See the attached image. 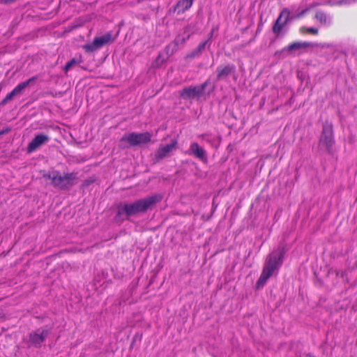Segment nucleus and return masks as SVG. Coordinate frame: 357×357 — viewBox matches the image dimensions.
<instances>
[{"label":"nucleus","mask_w":357,"mask_h":357,"mask_svg":"<svg viewBox=\"0 0 357 357\" xmlns=\"http://www.w3.org/2000/svg\"><path fill=\"white\" fill-rule=\"evenodd\" d=\"M151 135L149 132H130L123 135L120 141L127 142L129 146H135L145 144L151 142Z\"/></svg>","instance_id":"5"},{"label":"nucleus","mask_w":357,"mask_h":357,"mask_svg":"<svg viewBox=\"0 0 357 357\" xmlns=\"http://www.w3.org/2000/svg\"><path fill=\"white\" fill-rule=\"evenodd\" d=\"M178 147V141L176 139L171 140L169 144H160L155 152L154 160L158 162L165 158L169 157L172 152Z\"/></svg>","instance_id":"8"},{"label":"nucleus","mask_w":357,"mask_h":357,"mask_svg":"<svg viewBox=\"0 0 357 357\" xmlns=\"http://www.w3.org/2000/svg\"><path fill=\"white\" fill-rule=\"evenodd\" d=\"M36 77H32L29 79L20 83L17 85L13 91L8 93L6 96L0 102V106L6 105L9 101H10L15 96L20 95L22 91L28 86L31 82L35 81Z\"/></svg>","instance_id":"12"},{"label":"nucleus","mask_w":357,"mask_h":357,"mask_svg":"<svg viewBox=\"0 0 357 357\" xmlns=\"http://www.w3.org/2000/svg\"><path fill=\"white\" fill-rule=\"evenodd\" d=\"M210 84V79H207L200 85L185 87L180 91L179 96L183 100L199 99L203 95L206 86Z\"/></svg>","instance_id":"6"},{"label":"nucleus","mask_w":357,"mask_h":357,"mask_svg":"<svg viewBox=\"0 0 357 357\" xmlns=\"http://www.w3.org/2000/svg\"><path fill=\"white\" fill-rule=\"evenodd\" d=\"M193 1L194 0H181L177 3L176 6L182 8V12H184L192 6Z\"/></svg>","instance_id":"18"},{"label":"nucleus","mask_w":357,"mask_h":357,"mask_svg":"<svg viewBox=\"0 0 357 357\" xmlns=\"http://www.w3.org/2000/svg\"><path fill=\"white\" fill-rule=\"evenodd\" d=\"M50 331L47 329L38 328L29 335V347L39 348L48 336Z\"/></svg>","instance_id":"11"},{"label":"nucleus","mask_w":357,"mask_h":357,"mask_svg":"<svg viewBox=\"0 0 357 357\" xmlns=\"http://www.w3.org/2000/svg\"><path fill=\"white\" fill-rule=\"evenodd\" d=\"M335 139L333 124L328 121L323 123L321 133L319 139V146L324 149L329 154L333 152Z\"/></svg>","instance_id":"4"},{"label":"nucleus","mask_w":357,"mask_h":357,"mask_svg":"<svg viewBox=\"0 0 357 357\" xmlns=\"http://www.w3.org/2000/svg\"><path fill=\"white\" fill-rule=\"evenodd\" d=\"M169 58L166 56L164 53L160 52L158 54V56L155 59V61L153 62L152 66L153 68H159L160 67L163 63H165Z\"/></svg>","instance_id":"17"},{"label":"nucleus","mask_w":357,"mask_h":357,"mask_svg":"<svg viewBox=\"0 0 357 357\" xmlns=\"http://www.w3.org/2000/svg\"><path fill=\"white\" fill-rule=\"evenodd\" d=\"M49 137L46 135L40 134L36 135L28 144L27 152L30 153L35 151L40 146L47 143L49 141Z\"/></svg>","instance_id":"15"},{"label":"nucleus","mask_w":357,"mask_h":357,"mask_svg":"<svg viewBox=\"0 0 357 357\" xmlns=\"http://www.w3.org/2000/svg\"><path fill=\"white\" fill-rule=\"evenodd\" d=\"M162 196L158 194L137 199L132 202H121L116 206V213L114 217L116 222H123L130 217L137 216L152 210L155 204L160 202Z\"/></svg>","instance_id":"1"},{"label":"nucleus","mask_w":357,"mask_h":357,"mask_svg":"<svg viewBox=\"0 0 357 357\" xmlns=\"http://www.w3.org/2000/svg\"><path fill=\"white\" fill-rule=\"evenodd\" d=\"M186 153L189 155L194 156L203 163H207L208 162V155L206 151L197 142L191 143L188 150L186 151Z\"/></svg>","instance_id":"13"},{"label":"nucleus","mask_w":357,"mask_h":357,"mask_svg":"<svg viewBox=\"0 0 357 357\" xmlns=\"http://www.w3.org/2000/svg\"><path fill=\"white\" fill-rule=\"evenodd\" d=\"M259 31H260V29L258 27L257 32H259Z\"/></svg>","instance_id":"28"},{"label":"nucleus","mask_w":357,"mask_h":357,"mask_svg":"<svg viewBox=\"0 0 357 357\" xmlns=\"http://www.w3.org/2000/svg\"><path fill=\"white\" fill-rule=\"evenodd\" d=\"M307 11V9H304L302 11H301L299 13H298L295 17L296 18H299V17H303L305 13Z\"/></svg>","instance_id":"26"},{"label":"nucleus","mask_w":357,"mask_h":357,"mask_svg":"<svg viewBox=\"0 0 357 357\" xmlns=\"http://www.w3.org/2000/svg\"><path fill=\"white\" fill-rule=\"evenodd\" d=\"M94 181H95V179H94V178H91H91H87V179H85V180L83 181V183H82V184L81 187H82V188H87L88 186H89L91 184H92Z\"/></svg>","instance_id":"25"},{"label":"nucleus","mask_w":357,"mask_h":357,"mask_svg":"<svg viewBox=\"0 0 357 357\" xmlns=\"http://www.w3.org/2000/svg\"><path fill=\"white\" fill-rule=\"evenodd\" d=\"M177 50L178 49L175 47V45L172 44V43H170L165 47L162 53H164L166 56L169 58V56L174 54Z\"/></svg>","instance_id":"19"},{"label":"nucleus","mask_w":357,"mask_h":357,"mask_svg":"<svg viewBox=\"0 0 357 357\" xmlns=\"http://www.w3.org/2000/svg\"><path fill=\"white\" fill-rule=\"evenodd\" d=\"M300 32L301 33H307L317 35L318 33V29L316 28H314V27L302 26L300 28Z\"/></svg>","instance_id":"21"},{"label":"nucleus","mask_w":357,"mask_h":357,"mask_svg":"<svg viewBox=\"0 0 357 357\" xmlns=\"http://www.w3.org/2000/svg\"><path fill=\"white\" fill-rule=\"evenodd\" d=\"M336 275H339V271H336Z\"/></svg>","instance_id":"27"},{"label":"nucleus","mask_w":357,"mask_h":357,"mask_svg":"<svg viewBox=\"0 0 357 357\" xmlns=\"http://www.w3.org/2000/svg\"><path fill=\"white\" fill-rule=\"evenodd\" d=\"M44 177L52 181V184L60 190H68L77 183L78 176L77 172L65 173L61 175L59 171L44 174Z\"/></svg>","instance_id":"3"},{"label":"nucleus","mask_w":357,"mask_h":357,"mask_svg":"<svg viewBox=\"0 0 357 357\" xmlns=\"http://www.w3.org/2000/svg\"><path fill=\"white\" fill-rule=\"evenodd\" d=\"M285 252L284 247H278L268 255L261 273L256 284L258 289L263 287L274 272L278 271L281 267Z\"/></svg>","instance_id":"2"},{"label":"nucleus","mask_w":357,"mask_h":357,"mask_svg":"<svg viewBox=\"0 0 357 357\" xmlns=\"http://www.w3.org/2000/svg\"><path fill=\"white\" fill-rule=\"evenodd\" d=\"M186 38L182 36H177L175 39L172 42V44L175 45V47L178 49L179 45H183L185 43Z\"/></svg>","instance_id":"22"},{"label":"nucleus","mask_w":357,"mask_h":357,"mask_svg":"<svg viewBox=\"0 0 357 357\" xmlns=\"http://www.w3.org/2000/svg\"><path fill=\"white\" fill-rule=\"evenodd\" d=\"M214 89H215V86H213V87H212V90H211V91H213V90H214Z\"/></svg>","instance_id":"29"},{"label":"nucleus","mask_w":357,"mask_h":357,"mask_svg":"<svg viewBox=\"0 0 357 357\" xmlns=\"http://www.w3.org/2000/svg\"><path fill=\"white\" fill-rule=\"evenodd\" d=\"M199 138L206 141L207 143L211 144L212 146L213 145L215 138L211 134H208V133L202 134L199 136Z\"/></svg>","instance_id":"20"},{"label":"nucleus","mask_w":357,"mask_h":357,"mask_svg":"<svg viewBox=\"0 0 357 357\" xmlns=\"http://www.w3.org/2000/svg\"><path fill=\"white\" fill-rule=\"evenodd\" d=\"M315 18L321 22H326L327 17L323 12H317L315 15Z\"/></svg>","instance_id":"24"},{"label":"nucleus","mask_w":357,"mask_h":357,"mask_svg":"<svg viewBox=\"0 0 357 357\" xmlns=\"http://www.w3.org/2000/svg\"><path fill=\"white\" fill-rule=\"evenodd\" d=\"M318 45L317 43L310 42H294L289 44L288 46L284 47L280 53L285 54L286 55L292 54L295 51L300 50L301 49L307 47H317Z\"/></svg>","instance_id":"14"},{"label":"nucleus","mask_w":357,"mask_h":357,"mask_svg":"<svg viewBox=\"0 0 357 357\" xmlns=\"http://www.w3.org/2000/svg\"><path fill=\"white\" fill-rule=\"evenodd\" d=\"M208 40L203 41L199 44L197 47L190 54L188 55L189 58H195L201 55L202 52L204 50Z\"/></svg>","instance_id":"16"},{"label":"nucleus","mask_w":357,"mask_h":357,"mask_svg":"<svg viewBox=\"0 0 357 357\" xmlns=\"http://www.w3.org/2000/svg\"><path fill=\"white\" fill-rule=\"evenodd\" d=\"M290 11L287 8H284L280 13L277 20L273 24L272 31L276 37L281 36L282 31L285 28L289 20Z\"/></svg>","instance_id":"9"},{"label":"nucleus","mask_w":357,"mask_h":357,"mask_svg":"<svg viewBox=\"0 0 357 357\" xmlns=\"http://www.w3.org/2000/svg\"><path fill=\"white\" fill-rule=\"evenodd\" d=\"M78 62L76 59H72L70 61L67 62L63 67V71L67 73L73 66L76 65Z\"/></svg>","instance_id":"23"},{"label":"nucleus","mask_w":357,"mask_h":357,"mask_svg":"<svg viewBox=\"0 0 357 357\" xmlns=\"http://www.w3.org/2000/svg\"><path fill=\"white\" fill-rule=\"evenodd\" d=\"M113 40L111 33L108 32L101 36L96 37L92 43L85 44L82 47L86 52L91 53L102 48Z\"/></svg>","instance_id":"7"},{"label":"nucleus","mask_w":357,"mask_h":357,"mask_svg":"<svg viewBox=\"0 0 357 357\" xmlns=\"http://www.w3.org/2000/svg\"><path fill=\"white\" fill-rule=\"evenodd\" d=\"M236 73V66L233 63L220 65L215 70V82L227 81L229 77Z\"/></svg>","instance_id":"10"}]
</instances>
